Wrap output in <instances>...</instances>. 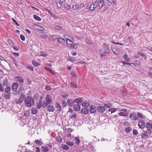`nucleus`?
<instances>
[{
	"label": "nucleus",
	"mask_w": 152,
	"mask_h": 152,
	"mask_svg": "<svg viewBox=\"0 0 152 152\" xmlns=\"http://www.w3.org/2000/svg\"><path fill=\"white\" fill-rule=\"evenodd\" d=\"M56 139L57 141L60 142L62 141V138L60 136H56Z\"/></svg>",
	"instance_id": "4c0bfd02"
},
{
	"label": "nucleus",
	"mask_w": 152,
	"mask_h": 152,
	"mask_svg": "<svg viewBox=\"0 0 152 152\" xmlns=\"http://www.w3.org/2000/svg\"><path fill=\"white\" fill-rule=\"evenodd\" d=\"M66 143L70 146H72L74 145V142L70 141H67L66 142Z\"/></svg>",
	"instance_id": "c03bdc74"
},
{
	"label": "nucleus",
	"mask_w": 152,
	"mask_h": 152,
	"mask_svg": "<svg viewBox=\"0 0 152 152\" xmlns=\"http://www.w3.org/2000/svg\"><path fill=\"white\" fill-rule=\"evenodd\" d=\"M100 52L102 53L109 54L110 53V50L109 48L108 45L107 44H104L103 48L100 49Z\"/></svg>",
	"instance_id": "7ed1b4c3"
},
{
	"label": "nucleus",
	"mask_w": 152,
	"mask_h": 152,
	"mask_svg": "<svg viewBox=\"0 0 152 152\" xmlns=\"http://www.w3.org/2000/svg\"><path fill=\"white\" fill-rule=\"evenodd\" d=\"M72 76H73L75 78H76L77 76L76 75V73L74 71H72L71 73Z\"/></svg>",
	"instance_id": "4d7b16f0"
},
{
	"label": "nucleus",
	"mask_w": 152,
	"mask_h": 152,
	"mask_svg": "<svg viewBox=\"0 0 152 152\" xmlns=\"http://www.w3.org/2000/svg\"><path fill=\"white\" fill-rule=\"evenodd\" d=\"M64 37L66 39V44L67 46L68 47H69L70 48H71L72 47V45H74V42L72 40H71L70 39H69L68 38H67L66 37H69L71 38V39L73 41H74V39L73 38L67 35H64Z\"/></svg>",
	"instance_id": "f03ea898"
},
{
	"label": "nucleus",
	"mask_w": 152,
	"mask_h": 152,
	"mask_svg": "<svg viewBox=\"0 0 152 152\" xmlns=\"http://www.w3.org/2000/svg\"><path fill=\"white\" fill-rule=\"evenodd\" d=\"M4 90V88L2 86V84L0 83V91L3 92Z\"/></svg>",
	"instance_id": "680f3d73"
},
{
	"label": "nucleus",
	"mask_w": 152,
	"mask_h": 152,
	"mask_svg": "<svg viewBox=\"0 0 152 152\" xmlns=\"http://www.w3.org/2000/svg\"><path fill=\"white\" fill-rule=\"evenodd\" d=\"M34 142L36 144L39 145H41L43 144V142L41 141V139L40 140H35Z\"/></svg>",
	"instance_id": "c85d7f7f"
},
{
	"label": "nucleus",
	"mask_w": 152,
	"mask_h": 152,
	"mask_svg": "<svg viewBox=\"0 0 152 152\" xmlns=\"http://www.w3.org/2000/svg\"><path fill=\"white\" fill-rule=\"evenodd\" d=\"M57 35H52L50 37L52 38V39L53 40H54L55 39H57Z\"/></svg>",
	"instance_id": "bf43d9fd"
},
{
	"label": "nucleus",
	"mask_w": 152,
	"mask_h": 152,
	"mask_svg": "<svg viewBox=\"0 0 152 152\" xmlns=\"http://www.w3.org/2000/svg\"><path fill=\"white\" fill-rule=\"evenodd\" d=\"M15 79L18 82L21 83H23V79L20 77H16Z\"/></svg>",
	"instance_id": "a878e982"
},
{
	"label": "nucleus",
	"mask_w": 152,
	"mask_h": 152,
	"mask_svg": "<svg viewBox=\"0 0 152 152\" xmlns=\"http://www.w3.org/2000/svg\"><path fill=\"white\" fill-rule=\"evenodd\" d=\"M80 104H77L73 106V109L76 111H79L80 109Z\"/></svg>",
	"instance_id": "aec40b11"
},
{
	"label": "nucleus",
	"mask_w": 152,
	"mask_h": 152,
	"mask_svg": "<svg viewBox=\"0 0 152 152\" xmlns=\"http://www.w3.org/2000/svg\"><path fill=\"white\" fill-rule=\"evenodd\" d=\"M138 125L140 128L143 129L145 126V122L142 121H139Z\"/></svg>",
	"instance_id": "9b49d317"
},
{
	"label": "nucleus",
	"mask_w": 152,
	"mask_h": 152,
	"mask_svg": "<svg viewBox=\"0 0 152 152\" xmlns=\"http://www.w3.org/2000/svg\"><path fill=\"white\" fill-rule=\"evenodd\" d=\"M3 84L4 86H8V82L7 78H5L3 81Z\"/></svg>",
	"instance_id": "a18cd8bd"
},
{
	"label": "nucleus",
	"mask_w": 152,
	"mask_h": 152,
	"mask_svg": "<svg viewBox=\"0 0 152 152\" xmlns=\"http://www.w3.org/2000/svg\"><path fill=\"white\" fill-rule=\"evenodd\" d=\"M32 62L33 64L35 66H38L40 65V64L35 61L33 60Z\"/></svg>",
	"instance_id": "a19ab883"
},
{
	"label": "nucleus",
	"mask_w": 152,
	"mask_h": 152,
	"mask_svg": "<svg viewBox=\"0 0 152 152\" xmlns=\"http://www.w3.org/2000/svg\"><path fill=\"white\" fill-rule=\"evenodd\" d=\"M33 17L35 20H37L40 21L41 20V18L35 15H33Z\"/></svg>",
	"instance_id": "c9c22d12"
},
{
	"label": "nucleus",
	"mask_w": 152,
	"mask_h": 152,
	"mask_svg": "<svg viewBox=\"0 0 152 152\" xmlns=\"http://www.w3.org/2000/svg\"><path fill=\"white\" fill-rule=\"evenodd\" d=\"M71 86L76 88L77 87V85L75 82H72L70 83Z\"/></svg>",
	"instance_id": "f704fd0d"
},
{
	"label": "nucleus",
	"mask_w": 152,
	"mask_h": 152,
	"mask_svg": "<svg viewBox=\"0 0 152 152\" xmlns=\"http://www.w3.org/2000/svg\"><path fill=\"white\" fill-rule=\"evenodd\" d=\"M123 57L127 62H130L131 61V60L127 58V55L126 54H124Z\"/></svg>",
	"instance_id": "58836bf2"
},
{
	"label": "nucleus",
	"mask_w": 152,
	"mask_h": 152,
	"mask_svg": "<svg viewBox=\"0 0 152 152\" xmlns=\"http://www.w3.org/2000/svg\"><path fill=\"white\" fill-rule=\"evenodd\" d=\"M132 129V128L130 127H127L126 128L125 132H126L129 133L130 130Z\"/></svg>",
	"instance_id": "603ef678"
},
{
	"label": "nucleus",
	"mask_w": 152,
	"mask_h": 152,
	"mask_svg": "<svg viewBox=\"0 0 152 152\" xmlns=\"http://www.w3.org/2000/svg\"><path fill=\"white\" fill-rule=\"evenodd\" d=\"M79 7V5L77 4H75L73 5L72 7L75 10H76Z\"/></svg>",
	"instance_id": "864d4df0"
},
{
	"label": "nucleus",
	"mask_w": 152,
	"mask_h": 152,
	"mask_svg": "<svg viewBox=\"0 0 152 152\" xmlns=\"http://www.w3.org/2000/svg\"><path fill=\"white\" fill-rule=\"evenodd\" d=\"M143 133L141 134L142 138L145 139L147 138L151 134L152 132L151 131L147 130L144 131L143 130Z\"/></svg>",
	"instance_id": "39448f33"
},
{
	"label": "nucleus",
	"mask_w": 152,
	"mask_h": 152,
	"mask_svg": "<svg viewBox=\"0 0 152 152\" xmlns=\"http://www.w3.org/2000/svg\"><path fill=\"white\" fill-rule=\"evenodd\" d=\"M62 102L64 107L66 106V101L64 100H62Z\"/></svg>",
	"instance_id": "69168bd1"
},
{
	"label": "nucleus",
	"mask_w": 152,
	"mask_h": 152,
	"mask_svg": "<svg viewBox=\"0 0 152 152\" xmlns=\"http://www.w3.org/2000/svg\"><path fill=\"white\" fill-rule=\"evenodd\" d=\"M24 90V89H23V88L22 87H20L19 89H18V93L19 94H20L21 93V91H22L23 90Z\"/></svg>",
	"instance_id": "0e129e2a"
},
{
	"label": "nucleus",
	"mask_w": 152,
	"mask_h": 152,
	"mask_svg": "<svg viewBox=\"0 0 152 152\" xmlns=\"http://www.w3.org/2000/svg\"><path fill=\"white\" fill-rule=\"evenodd\" d=\"M137 55H139V56H141V57L143 58H144L145 60L146 59V58L147 57L146 56V54H144L143 53H142L140 52H138L137 53Z\"/></svg>",
	"instance_id": "7c9ffc66"
},
{
	"label": "nucleus",
	"mask_w": 152,
	"mask_h": 152,
	"mask_svg": "<svg viewBox=\"0 0 152 152\" xmlns=\"http://www.w3.org/2000/svg\"><path fill=\"white\" fill-rule=\"evenodd\" d=\"M37 107L39 109H40L42 107V100L40 99H39V102L37 105Z\"/></svg>",
	"instance_id": "473e14b6"
},
{
	"label": "nucleus",
	"mask_w": 152,
	"mask_h": 152,
	"mask_svg": "<svg viewBox=\"0 0 152 152\" xmlns=\"http://www.w3.org/2000/svg\"><path fill=\"white\" fill-rule=\"evenodd\" d=\"M41 150L43 152H47L49 151V149L46 146H42L41 147Z\"/></svg>",
	"instance_id": "b1692460"
},
{
	"label": "nucleus",
	"mask_w": 152,
	"mask_h": 152,
	"mask_svg": "<svg viewBox=\"0 0 152 152\" xmlns=\"http://www.w3.org/2000/svg\"><path fill=\"white\" fill-rule=\"evenodd\" d=\"M146 128L148 130L151 131V129H152V124L150 122H148L146 123Z\"/></svg>",
	"instance_id": "412c9836"
},
{
	"label": "nucleus",
	"mask_w": 152,
	"mask_h": 152,
	"mask_svg": "<svg viewBox=\"0 0 152 152\" xmlns=\"http://www.w3.org/2000/svg\"><path fill=\"white\" fill-rule=\"evenodd\" d=\"M82 105L84 107H87L89 105V103L85 102L82 103Z\"/></svg>",
	"instance_id": "79ce46f5"
},
{
	"label": "nucleus",
	"mask_w": 152,
	"mask_h": 152,
	"mask_svg": "<svg viewBox=\"0 0 152 152\" xmlns=\"http://www.w3.org/2000/svg\"><path fill=\"white\" fill-rule=\"evenodd\" d=\"M34 150H35V152H40V149L38 147H36L34 148Z\"/></svg>",
	"instance_id": "774afa93"
},
{
	"label": "nucleus",
	"mask_w": 152,
	"mask_h": 152,
	"mask_svg": "<svg viewBox=\"0 0 152 152\" xmlns=\"http://www.w3.org/2000/svg\"><path fill=\"white\" fill-rule=\"evenodd\" d=\"M133 133L134 135H136L138 134V132L136 129H134Z\"/></svg>",
	"instance_id": "13d9d810"
},
{
	"label": "nucleus",
	"mask_w": 152,
	"mask_h": 152,
	"mask_svg": "<svg viewBox=\"0 0 152 152\" xmlns=\"http://www.w3.org/2000/svg\"><path fill=\"white\" fill-rule=\"evenodd\" d=\"M56 5L58 8H60L62 6V4L60 2H57L56 3Z\"/></svg>",
	"instance_id": "49530a36"
},
{
	"label": "nucleus",
	"mask_w": 152,
	"mask_h": 152,
	"mask_svg": "<svg viewBox=\"0 0 152 152\" xmlns=\"http://www.w3.org/2000/svg\"><path fill=\"white\" fill-rule=\"evenodd\" d=\"M25 105L27 107H32L34 104V98L29 96H27L24 100Z\"/></svg>",
	"instance_id": "f257e3e1"
},
{
	"label": "nucleus",
	"mask_w": 152,
	"mask_h": 152,
	"mask_svg": "<svg viewBox=\"0 0 152 152\" xmlns=\"http://www.w3.org/2000/svg\"><path fill=\"white\" fill-rule=\"evenodd\" d=\"M130 118L133 121H136L137 120V115L135 113H131L129 116Z\"/></svg>",
	"instance_id": "6e6552de"
},
{
	"label": "nucleus",
	"mask_w": 152,
	"mask_h": 152,
	"mask_svg": "<svg viewBox=\"0 0 152 152\" xmlns=\"http://www.w3.org/2000/svg\"><path fill=\"white\" fill-rule=\"evenodd\" d=\"M116 110V109L115 108H112L109 109L108 110V111H111V113H113L115 112Z\"/></svg>",
	"instance_id": "8fccbe9b"
},
{
	"label": "nucleus",
	"mask_w": 152,
	"mask_h": 152,
	"mask_svg": "<svg viewBox=\"0 0 152 152\" xmlns=\"http://www.w3.org/2000/svg\"><path fill=\"white\" fill-rule=\"evenodd\" d=\"M97 110L100 113H103L105 110V108L104 106H99L97 107Z\"/></svg>",
	"instance_id": "1a4fd4ad"
},
{
	"label": "nucleus",
	"mask_w": 152,
	"mask_h": 152,
	"mask_svg": "<svg viewBox=\"0 0 152 152\" xmlns=\"http://www.w3.org/2000/svg\"><path fill=\"white\" fill-rule=\"evenodd\" d=\"M55 106L57 108V111L61 112V107L59 103L58 102H56L55 104Z\"/></svg>",
	"instance_id": "2eb2a0df"
},
{
	"label": "nucleus",
	"mask_w": 152,
	"mask_h": 152,
	"mask_svg": "<svg viewBox=\"0 0 152 152\" xmlns=\"http://www.w3.org/2000/svg\"><path fill=\"white\" fill-rule=\"evenodd\" d=\"M45 10L48 12V13L50 14L51 16H53L54 14H52L49 9H46Z\"/></svg>",
	"instance_id": "5fc2aeb1"
},
{
	"label": "nucleus",
	"mask_w": 152,
	"mask_h": 152,
	"mask_svg": "<svg viewBox=\"0 0 152 152\" xmlns=\"http://www.w3.org/2000/svg\"><path fill=\"white\" fill-rule=\"evenodd\" d=\"M64 8L66 9L67 10H69L71 8V6L67 4H66L64 5Z\"/></svg>",
	"instance_id": "6e6d98bb"
},
{
	"label": "nucleus",
	"mask_w": 152,
	"mask_h": 152,
	"mask_svg": "<svg viewBox=\"0 0 152 152\" xmlns=\"http://www.w3.org/2000/svg\"><path fill=\"white\" fill-rule=\"evenodd\" d=\"M69 118L70 119H72L74 120H75L76 118V114L75 112H74L72 114V115H70L69 116Z\"/></svg>",
	"instance_id": "4be33fe9"
},
{
	"label": "nucleus",
	"mask_w": 152,
	"mask_h": 152,
	"mask_svg": "<svg viewBox=\"0 0 152 152\" xmlns=\"http://www.w3.org/2000/svg\"><path fill=\"white\" fill-rule=\"evenodd\" d=\"M54 28L55 30H60L61 29V27L59 26H57L55 27Z\"/></svg>",
	"instance_id": "052dcab7"
},
{
	"label": "nucleus",
	"mask_w": 152,
	"mask_h": 152,
	"mask_svg": "<svg viewBox=\"0 0 152 152\" xmlns=\"http://www.w3.org/2000/svg\"><path fill=\"white\" fill-rule=\"evenodd\" d=\"M48 105L45 101H43V103H42V107L43 108L45 107Z\"/></svg>",
	"instance_id": "3c124183"
},
{
	"label": "nucleus",
	"mask_w": 152,
	"mask_h": 152,
	"mask_svg": "<svg viewBox=\"0 0 152 152\" xmlns=\"http://www.w3.org/2000/svg\"><path fill=\"white\" fill-rule=\"evenodd\" d=\"M39 95L37 94H36L34 95V99H37L39 98Z\"/></svg>",
	"instance_id": "338daca9"
},
{
	"label": "nucleus",
	"mask_w": 152,
	"mask_h": 152,
	"mask_svg": "<svg viewBox=\"0 0 152 152\" xmlns=\"http://www.w3.org/2000/svg\"><path fill=\"white\" fill-rule=\"evenodd\" d=\"M107 1H108L112 4H116V0H107Z\"/></svg>",
	"instance_id": "09e8293b"
},
{
	"label": "nucleus",
	"mask_w": 152,
	"mask_h": 152,
	"mask_svg": "<svg viewBox=\"0 0 152 152\" xmlns=\"http://www.w3.org/2000/svg\"><path fill=\"white\" fill-rule=\"evenodd\" d=\"M81 112L82 113L84 114H87L89 112V110L87 107H85L84 109H82L81 110Z\"/></svg>",
	"instance_id": "5701e85b"
},
{
	"label": "nucleus",
	"mask_w": 152,
	"mask_h": 152,
	"mask_svg": "<svg viewBox=\"0 0 152 152\" xmlns=\"http://www.w3.org/2000/svg\"><path fill=\"white\" fill-rule=\"evenodd\" d=\"M104 107L110 108L112 107V104L110 103H107L104 104Z\"/></svg>",
	"instance_id": "e433bc0d"
},
{
	"label": "nucleus",
	"mask_w": 152,
	"mask_h": 152,
	"mask_svg": "<svg viewBox=\"0 0 152 152\" xmlns=\"http://www.w3.org/2000/svg\"><path fill=\"white\" fill-rule=\"evenodd\" d=\"M10 93H5L4 94V97L5 98L7 99H9L10 97Z\"/></svg>",
	"instance_id": "cd10ccee"
},
{
	"label": "nucleus",
	"mask_w": 152,
	"mask_h": 152,
	"mask_svg": "<svg viewBox=\"0 0 152 152\" xmlns=\"http://www.w3.org/2000/svg\"><path fill=\"white\" fill-rule=\"evenodd\" d=\"M37 112V109L36 108H33L32 109L31 113L33 114H36Z\"/></svg>",
	"instance_id": "de8ad7c7"
},
{
	"label": "nucleus",
	"mask_w": 152,
	"mask_h": 152,
	"mask_svg": "<svg viewBox=\"0 0 152 152\" xmlns=\"http://www.w3.org/2000/svg\"><path fill=\"white\" fill-rule=\"evenodd\" d=\"M45 89L47 91H49L51 89V88L48 85H46L45 88Z\"/></svg>",
	"instance_id": "e2e57ef3"
},
{
	"label": "nucleus",
	"mask_w": 152,
	"mask_h": 152,
	"mask_svg": "<svg viewBox=\"0 0 152 152\" xmlns=\"http://www.w3.org/2000/svg\"><path fill=\"white\" fill-rule=\"evenodd\" d=\"M75 143L77 145L79 144L80 143V140L79 138L77 137H75Z\"/></svg>",
	"instance_id": "37998d69"
},
{
	"label": "nucleus",
	"mask_w": 152,
	"mask_h": 152,
	"mask_svg": "<svg viewBox=\"0 0 152 152\" xmlns=\"http://www.w3.org/2000/svg\"><path fill=\"white\" fill-rule=\"evenodd\" d=\"M97 109L93 105H91L90 108V111L91 113H95Z\"/></svg>",
	"instance_id": "f3484780"
},
{
	"label": "nucleus",
	"mask_w": 152,
	"mask_h": 152,
	"mask_svg": "<svg viewBox=\"0 0 152 152\" xmlns=\"http://www.w3.org/2000/svg\"><path fill=\"white\" fill-rule=\"evenodd\" d=\"M112 50L113 53L115 55H119L120 53L118 50L116 48H113L112 49Z\"/></svg>",
	"instance_id": "393cba45"
},
{
	"label": "nucleus",
	"mask_w": 152,
	"mask_h": 152,
	"mask_svg": "<svg viewBox=\"0 0 152 152\" xmlns=\"http://www.w3.org/2000/svg\"><path fill=\"white\" fill-rule=\"evenodd\" d=\"M47 110L49 112H53L54 111V107L52 105H49L47 108Z\"/></svg>",
	"instance_id": "6ab92c4d"
},
{
	"label": "nucleus",
	"mask_w": 152,
	"mask_h": 152,
	"mask_svg": "<svg viewBox=\"0 0 152 152\" xmlns=\"http://www.w3.org/2000/svg\"><path fill=\"white\" fill-rule=\"evenodd\" d=\"M121 112L119 113L120 116H126L128 115L129 113L126 109H121Z\"/></svg>",
	"instance_id": "423d86ee"
},
{
	"label": "nucleus",
	"mask_w": 152,
	"mask_h": 152,
	"mask_svg": "<svg viewBox=\"0 0 152 152\" xmlns=\"http://www.w3.org/2000/svg\"><path fill=\"white\" fill-rule=\"evenodd\" d=\"M104 4V0H100L98 2L96 6H97V8L98 10H101Z\"/></svg>",
	"instance_id": "0eeeda50"
},
{
	"label": "nucleus",
	"mask_w": 152,
	"mask_h": 152,
	"mask_svg": "<svg viewBox=\"0 0 152 152\" xmlns=\"http://www.w3.org/2000/svg\"><path fill=\"white\" fill-rule=\"evenodd\" d=\"M87 150L89 152L91 151H93L94 150V148L93 147L92 145H90L88 146L87 148Z\"/></svg>",
	"instance_id": "bb28decb"
},
{
	"label": "nucleus",
	"mask_w": 152,
	"mask_h": 152,
	"mask_svg": "<svg viewBox=\"0 0 152 152\" xmlns=\"http://www.w3.org/2000/svg\"><path fill=\"white\" fill-rule=\"evenodd\" d=\"M61 148L65 150H67L69 149V147L68 145H65V144H62L61 146Z\"/></svg>",
	"instance_id": "72a5a7b5"
},
{
	"label": "nucleus",
	"mask_w": 152,
	"mask_h": 152,
	"mask_svg": "<svg viewBox=\"0 0 152 152\" xmlns=\"http://www.w3.org/2000/svg\"><path fill=\"white\" fill-rule=\"evenodd\" d=\"M74 101L75 102L74 103L73 106H74L75 105H77V104H81L82 102V99L81 98L76 99H74Z\"/></svg>",
	"instance_id": "f8f14e48"
},
{
	"label": "nucleus",
	"mask_w": 152,
	"mask_h": 152,
	"mask_svg": "<svg viewBox=\"0 0 152 152\" xmlns=\"http://www.w3.org/2000/svg\"><path fill=\"white\" fill-rule=\"evenodd\" d=\"M11 90V88L10 86H7L4 89V91L6 93H10V91Z\"/></svg>",
	"instance_id": "2f4dec72"
},
{
	"label": "nucleus",
	"mask_w": 152,
	"mask_h": 152,
	"mask_svg": "<svg viewBox=\"0 0 152 152\" xmlns=\"http://www.w3.org/2000/svg\"><path fill=\"white\" fill-rule=\"evenodd\" d=\"M137 119H139V120H141L144 119L145 117H144L143 114L142 113H141L139 112H138L137 113Z\"/></svg>",
	"instance_id": "4468645a"
},
{
	"label": "nucleus",
	"mask_w": 152,
	"mask_h": 152,
	"mask_svg": "<svg viewBox=\"0 0 152 152\" xmlns=\"http://www.w3.org/2000/svg\"><path fill=\"white\" fill-rule=\"evenodd\" d=\"M69 94L66 93H63L62 94L61 96L64 98L66 99L69 96Z\"/></svg>",
	"instance_id": "ea45409f"
},
{
	"label": "nucleus",
	"mask_w": 152,
	"mask_h": 152,
	"mask_svg": "<svg viewBox=\"0 0 152 152\" xmlns=\"http://www.w3.org/2000/svg\"><path fill=\"white\" fill-rule=\"evenodd\" d=\"M46 102L48 105L50 104L52 102V100L50 96L47 95L45 97Z\"/></svg>",
	"instance_id": "9d476101"
},
{
	"label": "nucleus",
	"mask_w": 152,
	"mask_h": 152,
	"mask_svg": "<svg viewBox=\"0 0 152 152\" xmlns=\"http://www.w3.org/2000/svg\"><path fill=\"white\" fill-rule=\"evenodd\" d=\"M57 41L61 43H65L66 42L65 40L62 38H59L57 39Z\"/></svg>",
	"instance_id": "c756f323"
},
{
	"label": "nucleus",
	"mask_w": 152,
	"mask_h": 152,
	"mask_svg": "<svg viewBox=\"0 0 152 152\" xmlns=\"http://www.w3.org/2000/svg\"><path fill=\"white\" fill-rule=\"evenodd\" d=\"M18 85L17 83H14L12 86V89L13 91H16L18 88Z\"/></svg>",
	"instance_id": "a211bd4d"
},
{
	"label": "nucleus",
	"mask_w": 152,
	"mask_h": 152,
	"mask_svg": "<svg viewBox=\"0 0 152 152\" xmlns=\"http://www.w3.org/2000/svg\"><path fill=\"white\" fill-rule=\"evenodd\" d=\"M26 97L25 95L24 94H22L20 96L19 99H16L15 100V103L18 104H20L23 102L24 100H25Z\"/></svg>",
	"instance_id": "20e7f679"
},
{
	"label": "nucleus",
	"mask_w": 152,
	"mask_h": 152,
	"mask_svg": "<svg viewBox=\"0 0 152 152\" xmlns=\"http://www.w3.org/2000/svg\"><path fill=\"white\" fill-rule=\"evenodd\" d=\"M67 104L70 107H72L74 105V103L75 102L74 100L72 99H68L67 100Z\"/></svg>",
	"instance_id": "ddd939ff"
},
{
	"label": "nucleus",
	"mask_w": 152,
	"mask_h": 152,
	"mask_svg": "<svg viewBox=\"0 0 152 152\" xmlns=\"http://www.w3.org/2000/svg\"><path fill=\"white\" fill-rule=\"evenodd\" d=\"M96 2H94L90 5L89 7V10L90 11H92L95 8L97 7V6H96Z\"/></svg>",
	"instance_id": "dca6fc26"
}]
</instances>
